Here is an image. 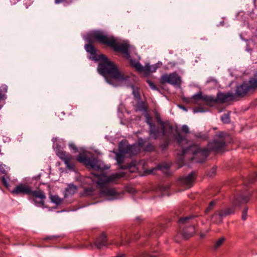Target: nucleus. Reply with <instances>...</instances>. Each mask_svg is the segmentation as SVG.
I'll return each mask as SVG.
<instances>
[{
  "label": "nucleus",
  "mask_w": 257,
  "mask_h": 257,
  "mask_svg": "<svg viewBox=\"0 0 257 257\" xmlns=\"http://www.w3.org/2000/svg\"><path fill=\"white\" fill-rule=\"evenodd\" d=\"M8 180H10L9 177L3 176L1 178V180L3 184L7 188L9 187V184Z\"/></svg>",
  "instance_id": "36"
},
{
  "label": "nucleus",
  "mask_w": 257,
  "mask_h": 257,
  "mask_svg": "<svg viewBox=\"0 0 257 257\" xmlns=\"http://www.w3.org/2000/svg\"><path fill=\"white\" fill-rule=\"evenodd\" d=\"M183 100L185 102H186L187 103H189L190 102V100L189 98H183Z\"/></svg>",
  "instance_id": "51"
},
{
  "label": "nucleus",
  "mask_w": 257,
  "mask_h": 257,
  "mask_svg": "<svg viewBox=\"0 0 257 257\" xmlns=\"http://www.w3.org/2000/svg\"><path fill=\"white\" fill-rule=\"evenodd\" d=\"M97 70L108 83L113 86L115 85L113 83V79L125 81L128 79V77L119 71L115 64L106 56L99 62Z\"/></svg>",
  "instance_id": "3"
},
{
  "label": "nucleus",
  "mask_w": 257,
  "mask_h": 257,
  "mask_svg": "<svg viewBox=\"0 0 257 257\" xmlns=\"http://www.w3.org/2000/svg\"><path fill=\"white\" fill-rule=\"evenodd\" d=\"M175 139L178 145L182 148V155L180 156L178 163L179 167L184 165V159L188 155H192V156L189 158L195 162L202 163L205 161L208 156L209 151L218 152L221 151L225 146L224 139L220 136H216L211 142H209L207 145V148H200L199 146L192 145L184 148L182 145L183 143L188 142L185 136H183L179 132L177 133Z\"/></svg>",
  "instance_id": "1"
},
{
  "label": "nucleus",
  "mask_w": 257,
  "mask_h": 257,
  "mask_svg": "<svg viewBox=\"0 0 257 257\" xmlns=\"http://www.w3.org/2000/svg\"><path fill=\"white\" fill-rule=\"evenodd\" d=\"M181 130H182V131L184 132L185 134L189 133V130L187 125H185V124L183 125L182 126Z\"/></svg>",
  "instance_id": "44"
},
{
  "label": "nucleus",
  "mask_w": 257,
  "mask_h": 257,
  "mask_svg": "<svg viewBox=\"0 0 257 257\" xmlns=\"http://www.w3.org/2000/svg\"><path fill=\"white\" fill-rule=\"evenodd\" d=\"M249 200V197L247 196L242 194L237 195L234 197L231 206L214 213L211 216L212 220L217 223H221L223 218L234 214L237 207H239L240 205L248 202Z\"/></svg>",
  "instance_id": "7"
},
{
  "label": "nucleus",
  "mask_w": 257,
  "mask_h": 257,
  "mask_svg": "<svg viewBox=\"0 0 257 257\" xmlns=\"http://www.w3.org/2000/svg\"><path fill=\"white\" fill-rule=\"evenodd\" d=\"M84 39L89 42H92L93 40L96 39L99 43L109 46L115 52L125 54L127 58L130 57L129 45L117 43L113 36H108L101 31H94L89 33Z\"/></svg>",
  "instance_id": "2"
},
{
  "label": "nucleus",
  "mask_w": 257,
  "mask_h": 257,
  "mask_svg": "<svg viewBox=\"0 0 257 257\" xmlns=\"http://www.w3.org/2000/svg\"><path fill=\"white\" fill-rule=\"evenodd\" d=\"M12 193L16 195H28L29 200H32L36 206L44 207L46 196L44 192L40 189L32 190L30 186L21 184L17 186L12 191Z\"/></svg>",
  "instance_id": "5"
},
{
  "label": "nucleus",
  "mask_w": 257,
  "mask_h": 257,
  "mask_svg": "<svg viewBox=\"0 0 257 257\" xmlns=\"http://www.w3.org/2000/svg\"><path fill=\"white\" fill-rule=\"evenodd\" d=\"M90 55L88 57L90 60H94L95 62L101 61L106 56L104 54L97 55L96 54V50L94 51V52L91 53Z\"/></svg>",
  "instance_id": "25"
},
{
  "label": "nucleus",
  "mask_w": 257,
  "mask_h": 257,
  "mask_svg": "<svg viewBox=\"0 0 257 257\" xmlns=\"http://www.w3.org/2000/svg\"><path fill=\"white\" fill-rule=\"evenodd\" d=\"M217 202L216 200H212L211 201L209 204L208 206L206 208L205 213V214L208 213L211 210H212L214 207Z\"/></svg>",
  "instance_id": "31"
},
{
  "label": "nucleus",
  "mask_w": 257,
  "mask_h": 257,
  "mask_svg": "<svg viewBox=\"0 0 257 257\" xmlns=\"http://www.w3.org/2000/svg\"><path fill=\"white\" fill-rule=\"evenodd\" d=\"M249 92H250V91L247 83L244 82L236 86L235 93L234 94V97L236 96L239 97H243Z\"/></svg>",
  "instance_id": "17"
},
{
  "label": "nucleus",
  "mask_w": 257,
  "mask_h": 257,
  "mask_svg": "<svg viewBox=\"0 0 257 257\" xmlns=\"http://www.w3.org/2000/svg\"><path fill=\"white\" fill-rule=\"evenodd\" d=\"M132 239L126 234H121L113 239L108 241L106 234L102 232L95 239L94 244L91 242L85 243L82 245V247L92 249L95 246L98 249H101L103 247H108L109 245L113 244L117 246L125 245L131 242Z\"/></svg>",
  "instance_id": "4"
},
{
  "label": "nucleus",
  "mask_w": 257,
  "mask_h": 257,
  "mask_svg": "<svg viewBox=\"0 0 257 257\" xmlns=\"http://www.w3.org/2000/svg\"><path fill=\"white\" fill-rule=\"evenodd\" d=\"M140 237V235L139 234H136L134 235V239L137 240Z\"/></svg>",
  "instance_id": "50"
},
{
  "label": "nucleus",
  "mask_w": 257,
  "mask_h": 257,
  "mask_svg": "<svg viewBox=\"0 0 257 257\" xmlns=\"http://www.w3.org/2000/svg\"><path fill=\"white\" fill-rule=\"evenodd\" d=\"M234 97V94L231 92L223 93L219 91L217 94L216 97L215 98L214 102L223 103L228 100L233 99Z\"/></svg>",
  "instance_id": "15"
},
{
  "label": "nucleus",
  "mask_w": 257,
  "mask_h": 257,
  "mask_svg": "<svg viewBox=\"0 0 257 257\" xmlns=\"http://www.w3.org/2000/svg\"><path fill=\"white\" fill-rule=\"evenodd\" d=\"M157 254H150L149 252H144L139 257H157Z\"/></svg>",
  "instance_id": "40"
},
{
  "label": "nucleus",
  "mask_w": 257,
  "mask_h": 257,
  "mask_svg": "<svg viewBox=\"0 0 257 257\" xmlns=\"http://www.w3.org/2000/svg\"><path fill=\"white\" fill-rule=\"evenodd\" d=\"M169 132L167 131L166 132V135L165 136H162L161 134L160 135V137H165V140L163 142V143L161 145L160 147L162 149V150H165L168 146L169 144L170 143V137L169 135L171 134Z\"/></svg>",
  "instance_id": "26"
},
{
  "label": "nucleus",
  "mask_w": 257,
  "mask_h": 257,
  "mask_svg": "<svg viewBox=\"0 0 257 257\" xmlns=\"http://www.w3.org/2000/svg\"><path fill=\"white\" fill-rule=\"evenodd\" d=\"M224 240H225L224 237H221L220 238H219L218 240H217L214 245V246H213L214 249H216L220 246H221V245L224 242Z\"/></svg>",
  "instance_id": "34"
},
{
  "label": "nucleus",
  "mask_w": 257,
  "mask_h": 257,
  "mask_svg": "<svg viewBox=\"0 0 257 257\" xmlns=\"http://www.w3.org/2000/svg\"><path fill=\"white\" fill-rule=\"evenodd\" d=\"M56 155L63 161L64 162L66 167L69 169H73V165L71 164L70 162L72 160L73 157L69 153H67L63 149L58 148L56 152Z\"/></svg>",
  "instance_id": "13"
},
{
  "label": "nucleus",
  "mask_w": 257,
  "mask_h": 257,
  "mask_svg": "<svg viewBox=\"0 0 257 257\" xmlns=\"http://www.w3.org/2000/svg\"><path fill=\"white\" fill-rule=\"evenodd\" d=\"M69 148L71 150H73L74 152H77L78 151V149L75 144L73 143H71L69 144Z\"/></svg>",
  "instance_id": "45"
},
{
  "label": "nucleus",
  "mask_w": 257,
  "mask_h": 257,
  "mask_svg": "<svg viewBox=\"0 0 257 257\" xmlns=\"http://www.w3.org/2000/svg\"><path fill=\"white\" fill-rule=\"evenodd\" d=\"M158 167L159 169H168L170 167V166L168 164H159L158 165Z\"/></svg>",
  "instance_id": "47"
},
{
  "label": "nucleus",
  "mask_w": 257,
  "mask_h": 257,
  "mask_svg": "<svg viewBox=\"0 0 257 257\" xmlns=\"http://www.w3.org/2000/svg\"><path fill=\"white\" fill-rule=\"evenodd\" d=\"M81 195L83 197H91L93 198L98 197V194H97L95 189L92 187H85L81 193Z\"/></svg>",
  "instance_id": "19"
},
{
  "label": "nucleus",
  "mask_w": 257,
  "mask_h": 257,
  "mask_svg": "<svg viewBox=\"0 0 257 257\" xmlns=\"http://www.w3.org/2000/svg\"><path fill=\"white\" fill-rule=\"evenodd\" d=\"M179 107L180 108H181V109H183L185 111H187V109L185 108V107H184V106H182V105H179Z\"/></svg>",
  "instance_id": "52"
},
{
  "label": "nucleus",
  "mask_w": 257,
  "mask_h": 257,
  "mask_svg": "<svg viewBox=\"0 0 257 257\" xmlns=\"http://www.w3.org/2000/svg\"><path fill=\"white\" fill-rule=\"evenodd\" d=\"M221 120L224 123H229L230 121L229 113L223 114L221 117Z\"/></svg>",
  "instance_id": "32"
},
{
  "label": "nucleus",
  "mask_w": 257,
  "mask_h": 257,
  "mask_svg": "<svg viewBox=\"0 0 257 257\" xmlns=\"http://www.w3.org/2000/svg\"><path fill=\"white\" fill-rule=\"evenodd\" d=\"M60 236L57 235H52V236H48L46 237L45 239H52V240H56L57 238H59Z\"/></svg>",
  "instance_id": "48"
},
{
  "label": "nucleus",
  "mask_w": 257,
  "mask_h": 257,
  "mask_svg": "<svg viewBox=\"0 0 257 257\" xmlns=\"http://www.w3.org/2000/svg\"><path fill=\"white\" fill-rule=\"evenodd\" d=\"M133 93V94H134L135 97H136V98L140 97V93H139L138 90H135L134 89Z\"/></svg>",
  "instance_id": "49"
},
{
  "label": "nucleus",
  "mask_w": 257,
  "mask_h": 257,
  "mask_svg": "<svg viewBox=\"0 0 257 257\" xmlns=\"http://www.w3.org/2000/svg\"><path fill=\"white\" fill-rule=\"evenodd\" d=\"M131 65L132 67L140 73H144L145 74H148L150 72H155L157 69L159 68L161 65V63H157L155 64L150 65L149 63L146 64L145 66H143L139 62L131 59Z\"/></svg>",
  "instance_id": "9"
},
{
  "label": "nucleus",
  "mask_w": 257,
  "mask_h": 257,
  "mask_svg": "<svg viewBox=\"0 0 257 257\" xmlns=\"http://www.w3.org/2000/svg\"><path fill=\"white\" fill-rule=\"evenodd\" d=\"M195 173L192 172L187 176L180 177L179 180V183L186 187H190L195 179Z\"/></svg>",
  "instance_id": "16"
},
{
  "label": "nucleus",
  "mask_w": 257,
  "mask_h": 257,
  "mask_svg": "<svg viewBox=\"0 0 257 257\" xmlns=\"http://www.w3.org/2000/svg\"><path fill=\"white\" fill-rule=\"evenodd\" d=\"M123 172L112 174L110 176H105L98 180L97 184L100 189L99 196H103L108 198L109 200H113L118 198L119 194L113 188L107 186L108 183H111L117 179L124 177Z\"/></svg>",
  "instance_id": "6"
},
{
  "label": "nucleus",
  "mask_w": 257,
  "mask_h": 257,
  "mask_svg": "<svg viewBox=\"0 0 257 257\" xmlns=\"http://www.w3.org/2000/svg\"><path fill=\"white\" fill-rule=\"evenodd\" d=\"M196 216L189 215L184 217H181L178 223L179 227V233L185 239L191 237L195 232L194 225L196 221L194 219Z\"/></svg>",
  "instance_id": "8"
},
{
  "label": "nucleus",
  "mask_w": 257,
  "mask_h": 257,
  "mask_svg": "<svg viewBox=\"0 0 257 257\" xmlns=\"http://www.w3.org/2000/svg\"><path fill=\"white\" fill-rule=\"evenodd\" d=\"M136 219L137 221H138L139 222H141L143 220V219L141 218V217H137L136 218Z\"/></svg>",
  "instance_id": "53"
},
{
  "label": "nucleus",
  "mask_w": 257,
  "mask_h": 257,
  "mask_svg": "<svg viewBox=\"0 0 257 257\" xmlns=\"http://www.w3.org/2000/svg\"><path fill=\"white\" fill-rule=\"evenodd\" d=\"M116 160L118 164H121L123 162V156L120 154H117L116 155Z\"/></svg>",
  "instance_id": "38"
},
{
  "label": "nucleus",
  "mask_w": 257,
  "mask_h": 257,
  "mask_svg": "<svg viewBox=\"0 0 257 257\" xmlns=\"http://www.w3.org/2000/svg\"><path fill=\"white\" fill-rule=\"evenodd\" d=\"M202 92L199 91L196 94H194L191 99L193 101V103H196L197 101L202 100Z\"/></svg>",
  "instance_id": "28"
},
{
  "label": "nucleus",
  "mask_w": 257,
  "mask_h": 257,
  "mask_svg": "<svg viewBox=\"0 0 257 257\" xmlns=\"http://www.w3.org/2000/svg\"><path fill=\"white\" fill-rule=\"evenodd\" d=\"M247 210L248 208L246 207L244 208V209L243 210L242 212L241 218L243 220H245L247 218Z\"/></svg>",
  "instance_id": "41"
},
{
  "label": "nucleus",
  "mask_w": 257,
  "mask_h": 257,
  "mask_svg": "<svg viewBox=\"0 0 257 257\" xmlns=\"http://www.w3.org/2000/svg\"><path fill=\"white\" fill-rule=\"evenodd\" d=\"M88 166H90L91 168L95 170L103 171L107 169L105 167L104 165L95 158H91L88 164Z\"/></svg>",
  "instance_id": "18"
},
{
  "label": "nucleus",
  "mask_w": 257,
  "mask_h": 257,
  "mask_svg": "<svg viewBox=\"0 0 257 257\" xmlns=\"http://www.w3.org/2000/svg\"><path fill=\"white\" fill-rule=\"evenodd\" d=\"M118 148L119 152L131 156L136 155L140 152V148L136 144L125 145L121 142L119 144Z\"/></svg>",
  "instance_id": "11"
},
{
  "label": "nucleus",
  "mask_w": 257,
  "mask_h": 257,
  "mask_svg": "<svg viewBox=\"0 0 257 257\" xmlns=\"http://www.w3.org/2000/svg\"><path fill=\"white\" fill-rule=\"evenodd\" d=\"M8 91V86L6 84H3L0 87V109L3 106V103H1L2 101H5L7 98L6 93Z\"/></svg>",
  "instance_id": "21"
},
{
  "label": "nucleus",
  "mask_w": 257,
  "mask_h": 257,
  "mask_svg": "<svg viewBox=\"0 0 257 257\" xmlns=\"http://www.w3.org/2000/svg\"><path fill=\"white\" fill-rule=\"evenodd\" d=\"M216 171V168L213 167L211 168L209 171L208 172V175L210 177H213L215 174Z\"/></svg>",
  "instance_id": "42"
},
{
  "label": "nucleus",
  "mask_w": 257,
  "mask_h": 257,
  "mask_svg": "<svg viewBox=\"0 0 257 257\" xmlns=\"http://www.w3.org/2000/svg\"><path fill=\"white\" fill-rule=\"evenodd\" d=\"M146 142V141L141 138L138 139V145L141 148H143Z\"/></svg>",
  "instance_id": "43"
},
{
  "label": "nucleus",
  "mask_w": 257,
  "mask_h": 257,
  "mask_svg": "<svg viewBox=\"0 0 257 257\" xmlns=\"http://www.w3.org/2000/svg\"><path fill=\"white\" fill-rule=\"evenodd\" d=\"M146 82L152 89L154 90H159L156 85L151 80L147 79Z\"/></svg>",
  "instance_id": "37"
},
{
  "label": "nucleus",
  "mask_w": 257,
  "mask_h": 257,
  "mask_svg": "<svg viewBox=\"0 0 257 257\" xmlns=\"http://www.w3.org/2000/svg\"><path fill=\"white\" fill-rule=\"evenodd\" d=\"M0 170H1V172H2V173H4V174H6V171H5V169H0Z\"/></svg>",
  "instance_id": "54"
},
{
  "label": "nucleus",
  "mask_w": 257,
  "mask_h": 257,
  "mask_svg": "<svg viewBox=\"0 0 257 257\" xmlns=\"http://www.w3.org/2000/svg\"><path fill=\"white\" fill-rule=\"evenodd\" d=\"M215 97L211 96H208L206 95H203L202 96V100H203L207 102H214Z\"/></svg>",
  "instance_id": "33"
},
{
  "label": "nucleus",
  "mask_w": 257,
  "mask_h": 257,
  "mask_svg": "<svg viewBox=\"0 0 257 257\" xmlns=\"http://www.w3.org/2000/svg\"><path fill=\"white\" fill-rule=\"evenodd\" d=\"M76 159L78 162L83 163L86 166H88L91 158L87 157L85 155L80 154L77 156Z\"/></svg>",
  "instance_id": "24"
},
{
  "label": "nucleus",
  "mask_w": 257,
  "mask_h": 257,
  "mask_svg": "<svg viewBox=\"0 0 257 257\" xmlns=\"http://www.w3.org/2000/svg\"><path fill=\"white\" fill-rule=\"evenodd\" d=\"M50 199L51 202L55 203L57 205H59L62 203V199L57 195H51Z\"/></svg>",
  "instance_id": "30"
},
{
  "label": "nucleus",
  "mask_w": 257,
  "mask_h": 257,
  "mask_svg": "<svg viewBox=\"0 0 257 257\" xmlns=\"http://www.w3.org/2000/svg\"><path fill=\"white\" fill-rule=\"evenodd\" d=\"M195 138L200 139L202 140H206L207 139V135L206 134H202L200 133H196L194 135Z\"/></svg>",
  "instance_id": "35"
},
{
  "label": "nucleus",
  "mask_w": 257,
  "mask_h": 257,
  "mask_svg": "<svg viewBox=\"0 0 257 257\" xmlns=\"http://www.w3.org/2000/svg\"><path fill=\"white\" fill-rule=\"evenodd\" d=\"M161 84L169 83L174 86L180 87L181 84V78L176 72L169 74H165L160 78Z\"/></svg>",
  "instance_id": "10"
},
{
  "label": "nucleus",
  "mask_w": 257,
  "mask_h": 257,
  "mask_svg": "<svg viewBox=\"0 0 257 257\" xmlns=\"http://www.w3.org/2000/svg\"><path fill=\"white\" fill-rule=\"evenodd\" d=\"M97 41V40L94 39L93 40L92 42H89V44H87L85 45L84 48L86 50V51L87 53H89L90 54L91 53H93V52H94V51H95L96 49L95 48L94 46L92 44V43L94 41ZM88 42V41H87Z\"/></svg>",
  "instance_id": "27"
},
{
  "label": "nucleus",
  "mask_w": 257,
  "mask_h": 257,
  "mask_svg": "<svg viewBox=\"0 0 257 257\" xmlns=\"http://www.w3.org/2000/svg\"><path fill=\"white\" fill-rule=\"evenodd\" d=\"M145 118L146 122L149 125V134L150 137L154 140L158 139L161 135L160 130L152 122V118L148 114L146 115Z\"/></svg>",
  "instance_id": "12"
},
{
  "label": "nucleus",
  "mask_w": 257,
  "mask_h": 257,
  "mask_svg": "<svg viewBox=\"0 0 257 257\" xmlns=\"http://www.w3.org/2000/svg\"><path fill=\"white\" fill-rule=\"evenodd\" d=\"M155 117L158 123L161 126V131H160V132L162 136L166 135V132L167 131L172 133L173 131V126L169 121H163L158 113L155 114Z\"/></svg>",
  "instance_id": "14"
},
{
  "label": "nucleus",
  "mask_w": 257,
  "mask_h": 257,
  "mask_svg": "<svg viewBox=\"0 0 257 257\" xmlns=\"http://www.w3.org/2000/svg\"><path fill=\"white\" fill-rule=\"evenodd\" d=\"M155 146L152 144V143L150 142H148L147 144L143 148L144 151L149 152H153L155 150Z\"/></svg>",
  "instance_id": "29"
},
{
  "label": "nucleus",
  "mask_w": 257,
  "mask_h": 257,
  "mask_svg": "<svg viewBox=\"0 0 257 257\" xmlns=\"http://www.w3.org/2000/svg\"><path fill=\"white\" fill-rule=\"evenodd\" d=\"M205 111L204 108L201 106H197L193 109L194 113L204 112Z\"/></svg>",
  "instance_id": "39"
},
{
  "label": "nucleus",
  "mask_w": 257,
  "mask_h": 257,
  "mask_svg": "<svg viewBox=\"0 0 257 257\" xmlns=\"http://www.w3.org/2000/svg\"><path fill=\"white\" fill-rule=\"evenodd\" d=\"M210 82H213L215 85H216L217 83V81L215 79L212 77H209L206 81V83H209Z\"/></svg>",
  "instance_id": "46"
},
{
  "label": "nucleus",
  "mask_w": 257,
  "mask_h": 257,
  "mask_svg": "<svg viewBox=\"0 0 257 257\" xmlns=\"http://www.w3.org/2000/svg\"><path fill=\"white\" fill-rule=\"evenodd\" d=\"M77 189V187L76 185L73 184H69L68 187L65 189V197L71 196L74 194Z\"/></svg>",
  "instance_id": "23"
},
{
  "label": "nucleus",
  "mask_w": 257,
  "mask_h": 257,
  "mask_svg": "<svg viewBox=\"0 0 257 257\" xmlns=\"http://www.w3.org/2000/svg\"><path fill=\"white\" fill-rule=\"evenodd\" d=\"M161 234V232L159 227H155L145 233V237L148 238H154L159 236Z\"/></svg>",
  "instance_id": "20"
},
{
  "label": "nucleus",
  "mask_w": 257,
  "mask_h": 257,
  "mask_svg": "<svg viewBox=\"0 0 257 257\" xmlns=\"http://www.w3.org/2000/svg\"><path fill=\"white\" fill-rule=\"evenodd\" d=\"M246 83L250 92L253 91L257 88V73L253 77L250 78L248 83Z\"/></svg>",
  "instance_id": "22"
}]
</instances>
